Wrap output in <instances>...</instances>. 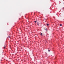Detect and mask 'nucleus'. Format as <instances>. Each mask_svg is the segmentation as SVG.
I'll return each mask as SVG.
<instances>
[{
  "label": "nucleus",
  "mask_w": 64,
  "mask_h": 64,
  "mask_svg": "<svg viewBox=\"0 0 64 64\" xmlns=\"http://www.w3.org/2000/svg\"><path fill=\"white\" fill-rule=\"evenodd\" d=\"M60 26H62V24H60Z\"/></svg>",
  "instance_id": "39448f33"
},
{
  "label": "nucleus",
  "mask_w": 64,
  "mask_h": 64,
  "mask_svg": "<svg viewBox=\"0 0 64 64\" xmlns=\"http://www.w3.org/2000/svg\"><path fill=\"white\" fill-rule=\"evenodd\" d=\"M36 22H37V20H36V21H34L35 23H36Z\"/></svg>",
  "instance_id": "f257e3e1"
},
{
  "label": "nucleus",
  "mask_w": 64,
  "mask_h": 64,
  "mask_svg": "<svg viewBox=\"0 0 64 64\" xmlns=\"http://www.w3.org/2000/svg\"><path fill=\"white\" fill-rule=\"evenodd\" d=\"M5 47H6V46H4V49H5Z\"/></svg>",
  "instance_id": "f03ea898"
},
{
  "label": "nucleus",
  "mask_w": 64,
  "mask_h": 64,
  "mask_svg": "<svg viewBox=\"0 0 64 64\" xmlns=\"http://www.w3.org/2000/svg\"><path fill=\"white\" fill-rule=\"evenodd\" d=\"M46 31H47V29L46 28Z\"/></svg>",
  "instance_id": "7ed1b4c3"
},
{
  "label": "nucleus",
  "mask_w": 64,
  "mask_h": 64,
  "mask_svg": "<svg viewBox=\"0 0 64 64\" xmlns=\"http://www.w3.org/2000/svg\"><path fill=\"white\" fill-rule=\"evenodd\" d=\"M8 38H10V36H8Z\"/></svg>",
  "instance_id": "6e6552de"
},
{
  "label": "nucleus",
  "mask_w": 64,
  "mask_h": 64,
  "mask_svg": "<svg viewBox=\"0 0 64 64\" xmlns=\"http://www.w3.org/2000/svg\"><path fill=\"white\" fill-rule=\"evenodd\" d=\"M39 23H38V25H39Z\"/></svg>",
  "instance_id": "1a4fd4ad"
},
{
  "label": "nucleus",
  "mask_w": 64,
  "mask_h": 64,
  "mask_svg": "<svg viewBox=\"0 0 64 64\" xmlns=\"http://www.w3.org/2000/svg\"><path fill=\"white\" fill-rule=\"evenodd\" d=\"M48 52H50V50H48Z\"/></svg>",
  "instance_id": "423d86ee"
},
{
  "label": "nucleus",
  "mask_w": 64,
  "mask_h": 64,
  "mask_svg": "<svg viewBox=\"0 0 64 64\" xmlns=\"http://www.w3.org/2000/svg\"><path fill=\"white\" fill-rule=\"evenodd\" d=\"M47 26H48L49 25V24H47V25H46Z\"/></svg>",
  "instance_id": "0eeeda50"
},
{
  "label": "nucleus",
  "mask_w": 64,
  "mask_h": 64,
  "mask_svg": "<svg viewBox=\"0 0 64 64\" xmlns=\"http://www.w3.org/2000/svg\"><path fill=\"white\" fill-rule=\"evenodd\" d=\"M42 33H41L40 34L41 36H42Z\"/></svg>",
  "instance_id": "20e7f679"
}]
</instances>
